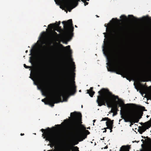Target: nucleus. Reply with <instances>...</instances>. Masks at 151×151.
<instances>
[{
  "label": "nucleus",
  "instance_id": "obj_44",
  "mask_svg": "<svg viewBox=\"0 0 151 151\" xmlns=\"http://www.w3.org/2000/svg\"><path fill=\"white\" fill-rule=\"evenodd\" d=\"M148 30L149 31H151V29H150V26H149L148 27Z\"/></svg>",
  "mask_w": 151,
  "mask_h": 151
},
{
  "label": "nucleus",
  "instance_id": "obj_57",
  "mask_svg": "<svg viewBox=\"0 0 151 151\" xmlns=\"http://www.w3.org/2000/svg\"><path fill=\"white\" fill-rule=\"evenodd\" d=\"M75 27H77V26L76 25H75Z\"/></svg>",
  "mask_w": 151,
  "mask_h": 151
},
{
  "label": "nucleus",
  "instance_id": "obj_42",
  "mask_svg": "<svg viewBox=\"0 0 151 151\" xmlns=\"http://www.w3.org/2000/svg\"><path fill=\"white\" fill-rule=\"evenodd\" d=\"M106 129H107V128H104V129H105V130H104V131H103V133H104V132H106V131H107V130H106Z\"/></svg>",
  "mask_w": 151,
  "mask_h": 151
},
{
  "label": "nucleus",
  "instance_id": "obj_26",
  "mask_svg": "<svg viewBox=\"0 0 151 151\" xmlns=\"http://www.w3.org/2000/svg\"><path fill=\"white\" fill-rule=\"evenodd\" d=\"M57 22H56V23H54L55 25L57 26V27H60V29H61L60 27H59V25L60 24V22L58 23H57Z\"/></svg>",
  "mask_w": 151,
  "mask_h": 151
},
{
  "label": "nucleus",
  "instance_id": "obj_34",
  "mask_svg": "<svg viewBox=\"0 0 151 151\" xmlns=\"http://www.w3.org/2000/svg\"><path fill=\"white\" fill-rule=\"evenodd\" d=\"M116 20L117 22H119V21L118 19L117 18H116L115 19L114 18H113L112 19V20H113L114 22H115V20Z\"/></svg>",
  "mask_w": 151,
  "mask_h": 151
},
{
  "label": "nucleus",
  "instance_id": "obj_53",
  "mask_svg": "<svg viewBox=\"0 0 151 151\" xmlns=\"http://www.w3.org/2000/svg\"><path fill=\"white\" fill-rule=\"evenodd\" d=\"M57 125L59 126H60L61 125V124H58Z\"/></svg>",
  "mask_w": 151,
  "mask_h": 151
},
{
  "label": "nucleus",
  "instance_id": "obj_54",
  "mask_svg": "<svg viewBox=\"0 0 151 151\" xmlns=\"http://www.w3.org/2000/svg\"><path fill=\"white\" fill-rule=\"evenodd\" d=\"M107 43H108V39H107Z\"/></svg>",
  "mask_w": 151,
  "mask_h": 151
},
{
  "label": "nucleus",
  "instance_id": "obj_58",
  "mask_svg": "<svg viewBox=\"0 0 151 151\" xmlns=\"http://www.w3.org/2000/svg\"><path fill=\"white\" fill-rule=\"evenodd\" d=\"M71 61H72V60H73L71 58Z\"/></svg>",
  "mask_w": 151,
  "mask_h": 151
},
{
  "label": "nucleus",
  "instance_id": "obj_38",
  "mask_svg": "<svg viewBox=\"0 0 151 151\" xmlns=\"http://www.w3.org/2000/svg\"><path fill=\"white\" fill-rule=\"evenodd\" d=\"M113 109V108H112L111 111V113H114V112L115 111Z\"/></svg>",
  "mask_w": 151,
  "mask_h": 151
},
{
  "label": "nucleus",
  "instance_id": "obj_24",
  "mask_svg": "<svg viewBox=\"0 0 151 151\" xmlns=\"http://www.w3.org/2000/svg\"><path fill=\"white\" fill-rule=\"evenodd\" d=\"M104 26H105V27H106V32H107L108 31V30L109 31V33H110L111 32V28H108L107 27V25L105 24L104 25Z\"/></svg>",
  "mask_w": 151,
  "mask_h": 151
},
{
  "label": "nucleus",
  "instance_id": "obj_61",
  "mask_svg": "<svg viewBox=\"0 0 151 151\" xmlns=\"http://www.w3.org/2000/svg\"><path fill=\"white\" fill-rule=\"evenodd\" d=\"M52 128L54 129L55 127H52Z\"/></svg>",
  "mask_w": 151,
  "mask_h": 151
},
{
  "label": "nucleus",
  "instance_id": "obj_2",
  "mask_svg": "<svg viewBox=\"0 0 151 151\" xmlns=\"http://www.w3.org/2000/svg\"><path fill=\"white\" fill-rule=\"evenodd\" d=\"M71 122L69 127L70 129L75 133L79 142L83 141L87 137L90 132L86 130V128L81 124L82 115L80 112H74L71 113Z\"/></svg>",
  "mask_w": 151,
  "mask_h": 151
},
{
  "label": "nucleus",
  "instance_id": "obj_20",
  "mask_svg": "<svg viewBox=\"0 0 151 151\" xmlns=\"http://www.w3.org/2000/svg\"><path fill=\"white\" fill-rule=\"evenodd\" d=\"M123 28L121 26H119L117 30V33L120 34L123 31Z\"/></svg>",
  "mask_w": 151,
  "mask_h": 151
},
{
  "label": "nucleus",
  "instance_id": "obj_11",
  "mask_svg": "<svg viewBox=\"0 0 151 151\" xmlns=\"http://www.w3.org/2000/svg\"><path fill=\"white\" fill-rule=\"evenodd\" d=\"M36 77L37 81L39 82L42 83L43 82H44L45 81V82L46 81H47L46 77L42 73H41L40 76H36Z\"/></svg>",
  "mask_w": 151,
  "mask_h": 151
},
{
  "label": "nucleus",
  "instance_id": "obj_52",
  "mask_svg": "<svg viewBox=\"0 0 151 151\" xmlns=\"http://www.w3.org/2000/svg\"><path fill=\"white\" fill-rule=\"evenodd\" d=\"M147 117V118H148L149 117V116H148V115H147V116H146Z\"/></svg>",
  "mask_w": 151,
  "mask_h": 151
},
{
  "label": "nucleus",
  "instance_id": "obj_1",
  "mask_svg": "<svg viewBox=\"0 0 151 151\" xmlns=\"http://www.w3.org/2000/svg\"><path fill=\"white\" fill-rule=\"evenodd\" d=\"M73 67L71 71L70 68L69 63L67 59L65 61V70L64 74V80L63 83V90L62 92L57 96H54L44 102L45 104L49 105L51 107L54 106V104L58 103L60 102L67 101V96L70 93L72 94H74L76 91V86L74 83L72 86L70 85V80L73 77H75L76 68L75 63L72 62ZM74 83L75 82L74 81Z\"/></svg>",
  "mask_w": 151,
  "mask_h": 151
},
{
  "label": "nucleus",
  "instance_id": "obj_41",
  "mask_svg": "<svg viewBox=\"0 0 151 151\" xmlns=\"http://www.w3.org/2000/svg\"><path fill=\"white\" fill-rule=\"evenodd\" d=\"M45 100H46V99L45 98L43 99H42V102H44L45 101Z\"/></svg>",
  "mask_w": 151,
  "mask_h": 151
},
{
  "label": "nucleus",
  "instance_id": "obj_45",
  "mask_svg": "<svg viewBox=\"0 0 151 151\" xmlns=\"http://www.w3.org/2000/svg\"><path fill=\"white\" fill-rule=\"evenodd\" d=\"M96 121V120H94L93 121V125H94V123Z\"/></svg>",
  "mask_w": 151,
  "mask_h": 151
},
{
  "label": "nucleus",
  "instance_id": "obj_36",
  "mask_svg": "<svg viewBox=\"0 0 151 151\" xmlns=\"http://www.w3.org/2000/svg\"><path fill=\"white\" fill-rule=\"evenodd\" d=\"M84 3V5L85 6H86V5H88V2H86V1H85Z\"/></svg>",
  "mask_w": 151,
  "mask_h": 151
},
{
  "label": "nucleus",
  "instance_id": "obj_12",
  "mask_svg": "<svg viewBox=\"0 0 151 151\" xmlns=\"http://www.w3.org/2000/svg\"><path fill=\"white\" fill-rule=\"evenodd\" d=\"M122 47V44L119 40H117L114 45V48L116 51L119 50Z\"/></svg>",
  "mask_w": 151,
  "mask_h": 151
},
{
  "label": "nucleus",
  "instance_id": "obj_63",
  "mask_svg": "<svg viewBox=\"0 0 151 151\" xmlns=\"http://www.w3.org/2000/svg\"><path fill=\"white\" fill-rule=\"evenodd\" d=\"M98 86H99V85H98Z\"/></svg>",
  "mask_w": 151,
  "mask_h": 151
},
{
  "label": "nucleus",
  "instance_id": "obj_32",
  "mask_svg": "<svg viewBox=\"0 0 151 151\" xmlns=\"http://www.w3.org/2000/svg\"><path fill=\"white\" fill-rule=\"evenodd\" d=\"M113 127H107L106 128L107 129H109L110 130V132H111L112 131V129L113 128Z\"/></svg>",
  "mask_w": 151,
  "mask_h": 151
},
{
  "label": "nucleus",
  "instance_id": "obj_15",
  "mask_svg": "<svg viewBox=\"0 0 151 151\" xmlns=\"http://www.w3.org/2000/svg\"><path fill=\"white\" fill-rule=\"evenodd\" d=\"M93 87H91L89 90H87V93L89 94L91 97H93L95 93V92L93 91Z\"/></svg>",
  "mask_w": 151,
  "mask_h": 151
},
{
  "label": "nucleus",
  "instance_id": "obj_17",
  "mask_svg": "<svg viewBox=\"0 0 151 151\" xmlns=\"http://www.w3.org/2000/svg\"><path fill=\"white\" fill-rule=\"evenodd\" d=\"M59 45L60 47H63L64 48H65L68 49V53L70 55L71 54L72 52L71 50L70 49V45H68V46H66L65 47L63 46V45L62 44H59Z\"/></svg>",
  "mask_w": 151,
  "mask_h": 151
},
{
  "label": "nucleus",
  "instance_id": "obj_28",
  "mask_svg": "<svg viewBox=\"0 0 151 151\" xmlns=\"http://www.w3.org/2000/svg\"><path fill=\"white\" fill-rule=\"evenodd\" d=\"M109 120H110V119L108 117H105L103 118L101 121H108Z\"/></svg>",
  "mask_w": 151,
  "mask_h": 151
},
{
  "label": "nucleus",
  "instance_id": "obj_49",
  "mask_svg": "<svg viewBox=\"0 0 151 151\" xmlns=\"http://www.w3.org/2000/svg\"><path fill=\"white\" fill-rule=\"evenodd\" d=\"M82 2H83V3L85 1V0H81Z\"/></svg>",
  "mask_w": 151,
  "mask_h": 151
},
{
  "label": "nucleus",
  "instance_id": "obj_10",
  "mask_svg": "<svg viewBox=\"0 0 151 151\" xmlns=\"http://www.w3.org/2000/svg\"><path fill=\"white\" fill-rule=\"evenodd\" d=\"M72 2L73 3V4H74L75 5V6L68 10L70 12L71 11V9H72L76 6L78 5V2H76V1L74 0H72V1H70L66 3L65 4V6L68 8H70V7H71L72 6Z\"/></svg>",
  "mask_w": 151,
  "mask_h": 151
},
{
  "label": "nucleus",
  "instance_id": "obj_33",
  "mask_svg": "<svg viewBox=\"0 0 151 151\" xmlns=\"http://www.w3.org/2000/svg\"><path fill=\"white\" fill-rule=\"evenodd\" d=\"M24 67L26 68H30V66L26 65L25 64H24Z\"/></svg>",
  "mask_w": 151,
  "mask_h": 151
},
{
  "label": "nucleus",
  "instance_id": "obj_29",
  "mask_svg": "<svg viewBox=\"0 0 151 151\" xmlns=\"http://www.w3.org/2000/svg\"><path fill=\"white\" fill-rule=\"evenodd\" d=\"M103 34L104 35V37L105 38H106L107 37H108L109 35V33H107L106 32H104L103 33Z\"/></svg>",
  "mask_w": 151,
  "mask_h": 151
},
{
  "label": "nucleus",
  "instance_id": "obj_3",
  "mask_svg": "<svg viewBox=\"0 0 151 151\" xmlns=\"http://www.w3.org/2000/svg\"><path fill=\"white\" fill-rule=\"evenodd\" d=\"M122 62L119 58L111 59L109 64H108V70L109 71H114V70L117 71V74H120L123 72L128 78L134 79L138 78L140 76V73L138 71H127L124 70L122 67Z\"/></svg>",
  "mask_w": 151,
  "mask_h": 151
},
{
  "label": "nucleus",
  "instance_id": "obj_27",
  "mask_svg": "<svg viewBox=\"0 0 151 151\" xmlns=\"http://www.w3.org/2000/svg\"><path fill=\"white\" fill-rule=\"evenodd\" d=\"M72 151H79V148L77 146L74 147V150Z\"/></svg>",
  "mask_w": 151,
  "mask_h": 151
},
{
  "label": "nucleus",
  "instance_id": "obj_47",
  "mask_svg": "<svg viewBox=\"0 0 151 151\" xmlns=\"http://www.w3.org/2000/svg\"><path fill=\"white\" fill-rule=\"evenodd\" d=\"M20 135L21 136H23V135H24V133H21V134H20Z\"/></svg>",
  "mask_w": 151,
  "mask_h": 151
},
{
  "label": "nucleus",
  "instance_id": "obj_56",
  "mask_svg": "<svg viewBox=\"0 0 151 151\" xmlns=\"http://www.w3.org/2000/svg\"><path fill=\"white\" fill-rule=\"evenodd\" d=\"M47 151H52V150H47Z\"/></svg>",
  "mask_w": 151,
  "mask_h": 151
},
{
  "label": "nucleus",
  "instance_id": "obj_35",
  "mask_svg": "<svg viewBox=\"0 0 151 151\" xmlns=\"http://www.w3.org/2000/svg\"><path fill=\"white\" fill-rule=\"evenodd\" d=\"M117 111H115L114 112L113 114V116H114V115H116L117 114Z\"/></svg>",
  "mask_w": 151,
  "mask_h": 151
},
{
  "label": "nucleus",
  "instance_id": "obj_64",
  "mask_svg": "<svg viewBox=\"0 0 151 151\" xmlns=\"http://www.w3.org/2000/svg\"><path fill=\"white\" fill-rule=\"evenodd\" d=\"M87 129H89V128H87Z\"/></svg>",
  "mask_w": 151,
  "mask_h": 151
},
{
  "label": "nucleus",
  "instance_id": "obj_60",
  "mask_svg": "<svg viewBox=\"0 0 151 151\" xmlns=\"http://www.w3.org/2000/svg\"><path fill=\"white\" fill-rule=\"evenodd\" d=\"M96 16L97 17H99V16H97V15H96Z\"/></svg>",
  "mask_w": 151,
  "mask_h": 151
},
{
  "label": "nucleus",
  "instance_id": "obj_51",
  "mask_svg": "<svg viewBox=\"0 0 151 151\" xmlns=\"http://www.w3.org/2000/svg\"><path fill=\"white\" fill-rule=\"evenodd\" d=\"M25 52L26 53H27L28 52V50H26L25 51Z\"/></svg>",
  "mask_w": 151,
  "mask_h": 151
},
{
  "label": "nucleus",
  "instance_id": "obj_23",
  "mask_svg": "<svg viewBox=\"0 0 151 151\" xmlns=\"http://www.w3.org/2000/svg\"><path fill=\"white\" fill-rule=\"evenodd\" d=\"M120 18L123 20L125 21L127 19V17L124 15H122L120 17Z\"/></svg>",
  "mask_w": 151,
  "mask_h": 151
},
{
  "label": "nucleus",
  "instance_id": "obj_46",
  "mask_svg": "<svg viewBox=\"0 0 151 151\" xmlns=\"http://www.w3.org/2000/svg\"><path fill=\"white\" fill-rule=\"evenodd\" d=\"M142 137L143 138H144V139L146 138V137L144 136H142Z\"/></svg>",
  "mask_w": 151,
  "mask_h": 151
},
{
  "label": "nucleus",
  "instance_id": "obj_25",
  "mask_svg": "<svg viewBox=\"0 0 151 151\" xmlns=\"http://www.w3.org/2000/svg\"><path fill=\"white\" fill-rule=\"evenodd\" d=\"M58 151H70V148H67L64 150L60 149Z\"/></svg>",
  "mask_w": 151,
  "mask_h": 151
},
{
  "label": "nucleus",
  "instance_id": "obj_37",
  "mask_svg": "<svg viewBox=\"0 0 151 151\" xmlns=\"http://www.w3.org/2000/svg\"><path fill=\"white\" fill-rule=\"evenodd\" d=\"M44 90L46 93H47L48 92V90L46 88H44Z\"/></svg>",
  "mask_w": 151,
  "mask_h": 151
},
{
  "label": "nucleus",
  "instance_id": "obj_8",
  "mask_svg": "<svg viewBox=\"0 0 151 151\" xmlns=\"http://www.w3.org/2000/svg\"><path fill=\"white\" fill-rule=\"evenodd\" d=\"M125 105L122 99H120L119 101H118L117 103H116L114 107L113 108V109L115 111H119L118 108L119 107H121V110H120V114L122 115V117L124 116V113H126L124 111V109H123L124 106Z\"/></svg>",
  "mask_w": 151,
  "mask_h": 151
},
{
  "label": "nucleus",
  "instance_id": "obj_4",
  "mask_svg": "<svg viewBox=\"0 0 151 151\" xmlns=\"http://www.w3.org/2000/svg\"><path fill=\"white\" fill-rule=\"evenodd\" d=\"M99 95L97 96L96 102L98 106H100L102 105L106 106L109 108L111 107L113 101L111 99V97L113 101L116 103L119 101L120 99L118 96L113 94L108 89L102 88L98 92Z\"/></svg>",
  "mask_w": 151,
  "mask_h": 151
},
{
  "label": "nucleus",
  "instance_id": "obj_22",
  "mask_svg": "<svg viewBox=\"0 0 151 151\" xmlns=\"http://www.w3.org/2000/svg\"><path fill=\"white\" fill-rule=\"evenodd\" d=\"M54 26H55L54 24H50L48 25V27L51 30H52Z\"/></svg>",
  "mask_w": 151,
  "mask_h": 151
},
{
  "label": "nucleus",
  "instance_id": "obj_14",
  "mask_svg": "<svg viewBox=\"0 0 151 151\" xmlns=\"http://www.w3.org/2000/svg\"><path fill=\"white\" fill-rule=\"evenodd\" d=\"M131 148V145H124L120 148L119 151H129Z\"/></svg>",
  "mask_w": 151,
  "mask_h": 151
},
{
  "label": "nucleus",
  "instance_id": "obj_40",
  "mask_svg": "<svg viewBox=\"0 0 151 151\" xmlns=\"http://www.w3.org/2000/svg\"><path fill=\"white\" fill-rule=\"evenodd\" d=\"M129 17H131V18H135L132 15H129Z\"/></svg>",
  "mask_w": 151,
  "mask_h": 151
},
{
  "label": "nucleus",
  "instance_id": "obj_39",
  "mask_svg": "<svg viewBox=\"0 0 151 151\" xmlns=\"http://www.w3.org/2000/svg\"><path fill=\"white\" fill-rule=\"evenodd\" d=\"M148 20L149 21H150V23H151V18L150 17H148Z\"/></svg>",
  "mask_w": 151,
  "mask_h": 151
},
{
  "label": "nucleus",
  "instance_id": "obj_7",
  "mask_svg": "<svg viewBox=\"0 0 151 151\" xmlns=\"http://www.w3.org/2000/svg\"><path fill=\"white\" fill-rule=\"evenodd\" d=\"M63 25V27L65 33L70 35L72 34L73 35V32L74 30L72 19H69L67 21H63L62 22Z\"/></svg>",
  "mask_w": 151,
  "mask_h": 151
},
{
  "label": "nucleus",
  "instance_id": "obj_5",
  "mask_svg": "<svg viewBox=\"0 0 151 151\" xmlns=\"http://www.w3.org/2000/svg\"><path fill=\"white\" fill-rule=\"evenodd\" d=\"M127 105H129L133 109L134 115L138 117L139 120L142 118L143 114V111L145 110V108L144 106H139L133 103L128 104Z\"/></svg>",
  "mask_w": 151,
  "mask_h": 151
},
{
  "label": "nucleus",
  "instance_id": "obj_59",
  "mask_svg": "<svg viewBox=\"0 0 151 151\" xmlns=\"http://www.w3.org/2000/svg\"><path fill=\"white\" fill-rule=\"evenodd\" d=\"M141 146H142H142H143V144H142V145H141Z\"/></svg>",
  "mask_w": 151,
  "mask_h": 151
},
{
  "label": "nucleus",
  "instance_id": "obj_30",
  "mask_svg": "<svg viewBox=\"0 0 151 151\" xmlns=\"http://www.w3.org/2000/svg\"><path fill=\"white\" fill-rule=\"evenodd\" d=\"M53 35H55L56 36V37H59L60 36V35L58 34L55 31L53 32Z\"/></svg>",
  "mask_w": 151,
  "mask_h": 151
},
{
  "label": "nucleus",
  "instance_id": "obj_9",
  "mask_svg": "<svg viewBox=\"0 0 151 151\" xmlns=\"http://www.w3.org/2000/svg\"><path fill=\"white\" fill-rule=\"evenodd\" d=\"M122 119H124L125 122H130L132 120V122L134 123H137L139 120L138 119V117H136L135 115H134L133 116H131L128 115L127 113L124 114V116L122 117Z\"/></svg>",
  "mask_w": 151,
  "mask_h": 151
},
{
  "label": "nucleus",
  "instance_id": "obj_13",
  "mask_svg": "<svg viewBox=\"0 0 151 151\" xmlns=\"http://www.w3.org/2000/svg\"><path fill=\"white\" fill-rule=\"evenodd\" d=\"M151 127V123L150 124L147 125V126H143L141 127H139V130H141V132H140V134H142L143 132H145L147 129H148L149 128Z\"/></svg>",
  "mask_w": 151,
  "mask_h": 151
},
{
  "label": "nucleus",
  "instance_id": "obj_48",
  "mask_svg": "<svg viewBox=\"0 0 151 151\" xmlns=\"http://www.w3.org/2000/svg\"><path fill=\"white\" fill-rule=\"evenodd\" d=\"M62 138H64L65 137V135H62Z\"/></svg>",
  "mask_w": 151,
  "mask_h": 151
},
{
  "label": "nucleus",
  "instance_id": "obj_55",
  "mask_svg": "<svg viewBox=\"0 0 151 151\" xmlns=\"http://www.w3.org/2000/svg\"><path fill=\"white\" fill-rule=\"evenodd\" d=\"M89 1V0H85V1Z\"/></svg>",
  "mask_w": 151,
  "mask_h": 151
},
{
  "label": "nucleus",
  "instance_id": "obj_21",
  "mask_svg": "<svg viewBox=\"0 0 151 151\" xmlns=\"http://www.w3.org/2000/svg\"><path fill=\"white\" fill-rule=\"evenodd\" d=\"M59 52V50L58 47H56L53 50L52 54L53 55H57Z\"/></svg>",
  "mask_w": 151,
  "mask_h": 151
},
{
  "label": "nucleus",
  "instance_id": "obj_62",
  "mask_svg": "<svg viewBox=\"0 0 151 151\" xmlns=\"http://www.w3.org/2000/svg\"><path fill=\"white\" fill-rule=\"evenodd\" d=\"M81 107H82H82H83V105H82V106H81Z\"/></svg>",
  "mask_w": 151,
  "mask_h": 151
},
{
  "label": "nucleus",
  "instance_id": "obj_6",
  "mask_svg": "<svg viewBox=\"0 0 151 151\" xmlns=\"http://www.w3.org/2000/svg\"><path fill=\"white\" fill-rule=\"evenodd\" d=\"M42 132L44 133L43 134L42 136L45 135L44 138H46V140L52 143V145L50 144V146L51 147H52L55 145V141L53 138L52 134H51L52 130L49 127H48L46 129H41Z\"/></svg>",
  "mask_w": 151,
  "mask_h": 151
},
{
  "label": "nucleus",
  "instance_id": "obj_50",
  "mask_svg": "<svg viewBox=\"0 0 151 151\" xmlns=\"http://www.w3.org/2000/svg\"><path fill=\"white\" fill-rule=\"evenodd\" d=\"M142 132V131L141 130H140L139 131V133H140V132Z\"/></svg>",
  "mask_w": 151,
  "mask_h": 151
},
{
  "label": "nucleus",
  "instance_id": "obj_16",
  "mask_svg": "<svg viewBox=\"0 0 151 151\" xmlns=\"http://www.w3.org/2000/svg\"><path fill=\"white\" fill-rule=\"evenodd\" d=\"M113 121L114 120H109L108 121L106 122V124L107 127H113Z\"/></svg>",
  "mask_w": 151,
  "mask_h": 151
},
{
  "label": "nucleus",
  "instance_id": "obj_43",
  "mask_svg": "<svg viewBox=\"0 0 151 151\" xmlns=\"http://www.w3.org/2000/svg\"><path fill=\"white\" fill-rule=\"evenodd\" d=\"M141 141L143 143H144L145 142V141L143 139H142Z\"/></svg>",
  "mask_w": 151,
  "mask_h": 151
},
{
  "label": "nucleus",
  "instance_id": "obj_31",
  "mask_svg": "<svg viewBox=\"0 0 151 151\" xmlns=\"http://www.w3.org/2000/svg\"><path fill=\"white\" fill-rule=\"evenodd\" d=\"M54 27H55L54 30L57 31V32H60L59 30L58 29V27H57V26L55 25Z\"/></svg>",
  "mask_w": 151,
  "mask_h": 151
},
{
  "label": "nucleus",
  "instance_id": "obj_19",
  "mask_svg": "<svg viewBox=\"0 0 151 151\" xmlns=\"http://www.w3.org/2000/svg\"><path fill=\"white\" fill-rule=\"evenodd\" d=\"M151 123V118H150V120L148 121L147 122H145L144 123H143L142 122L140 123V124L142 125L143 126H146L147 125L149 124H150Z\"/></svg>",
  "mask_w": 151,
  "mask_h": 151
},
{
  "label": "nucleus",
  "instance_id": "obj_18",
  "mask_svg": "<svg viewBox=\"0 0 151 151\" xmlns=\"http://www.w3.org/2000/svg\"><path fill=\"white\" fill-rule=\"evenodd\" d=\"M146 139L145 141V143L147 145H150L151 144V139L148 136L146 137Z\"/></svg>",
  "mask_w": 151,
  "mask_h": 151
}]
</instances>
